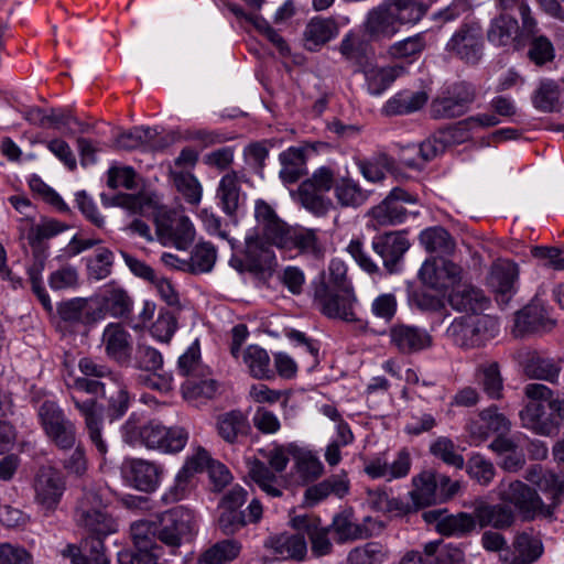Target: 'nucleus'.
<instances>
[{
  "instance_id": "obj_21",
  "label": "nucleus",
  "mask_w": 564,
  "mask_h": 564,
  "mask_svg": "<svg viewBox=\"0 0 564 564\" xmlns=\"http://www.w3.org/2000/svg\"><path fill=\"white\" fill-rule=\"evenodd\" d=\"M519 269L517 263L509 260H499L490 269L488 284L496 293L497 302L508 304L514 293Z\"/></svg>"
},
{
  "instance_id": "obj_52",
  "label": "nucleus",
  "mask_w": 564,
  "mask_h": 564,
  "mask_svg": "<svg viewBox=\"0 0 564 564\" xmlns=\"http://www.w3.org/2000/svg\"><path fill=\"white\" fill-rule=\"evenodd\" d=\"M131 539L135 547L140 551H151L156 549V521L138 520L130 527Z\"/></svg>"
},
{
  "instance_id": "obj_34",
  "label": "nucleus",
  "mask_w": 564,
  "mask_h": 564,
  "mask_svg": "<svg viewBox=\"0 0 564 564\" xmlns=\"http://www.w3.org/2000/svg\"><path fill=\"white\" fill-rule=\"evenodd\" d=\"M349 491V480L345 474H337L323 481L310 486L304 494L307 505L314 506L330 495L338 498L345 497Z\"/></svg>"
},
{
  "instance_id": "obj_48",
  "label": "nucleus",
  "mask_w": 564,
  "mask_h": 564,
  "mask_svg": "<svg viewBox=\"0 0 564 564\" xmlns=\"http://www.w3.org/2000/svg\"><path fill=\"white\" fill-rule=\"evenodd\" d=\"M412 484L414 489L411 491V497L415 505L429 506L436 501V473L424 470L413 477Z\"/></svg>"
},
{
  "instance_id": "obj_27",
  "label": "nucleus",
  "mask_w": 564,
  "mask_h": 564,
  "mask_svg": "<svg viewBox=\"0 0 564 564\" xmlns=\"http://www.w3.org/2000/svg\"><path fill=\"white\" fill-rule=\"evenodd\" d=\"M72 400L85 420V425L91 443L96 446L100 455H105L107 453V444L101 436L102 406L94 399L79 401L75 395H73Z\"/></svg>"
},
{
  "instance_id": "obj_11",
  "label": "nucleus",
  "mask_w": 564,
  "mask_h": 564,
  "mask_svg": "<svg viewBox=\"0 0 564 564\" xmlns=\"http://www.w3.org/2000/svg\"><path fill=\"white\" fill-rule=\"evenodd\" d=\"M314 301L319 311L329 318H338L345 322H358L355 312L357 297L354 291L335 292L325 285H317L314 292Z\"/></svg>"
},
{
  "instance_id": "obj_10",
  "label": "nucleus",
  "mask_w": 564,
  "mask_h": 564,
  "mask_svg": "<svg viewBox=\"0 0 564 564\" xmlns=\"http://www.w3.org/2000/svg\"><path fill=\"white\" fill-rule=\"evenodd\" d=\"M484 48L482 30L477 22L462 24L445 45V51L466 63H477Z\"/></svg>"
},
{
  "instance_id": "obj_9",
  "label": "nucleus",
  "mask_w": 564,
  "mask_h": 564,
  "mask_svg": "<svg viewBox=\"0 0 564 564\" xmlns=\"http://www.w3.org/2000/svg\"><path fill=\"white\" fill-rule=\"evenodd\" d=\"M476 93L473 85L459 82L448 86L442 94L433 100L431 105V115L434 119H453L460 117L475 100Z\"/></svg>"
},
{
  "instance_id": "obj_5",
  "label": "nucleus",
  "mask_w": 564,
  "mask_h": 564,
  "mask_svg": "<svg viewBox=\"0 0 564 564\" xmlns=\"http://www.w3.org/2000/svg\"><path fill=\"white\" fill-rule=\"evenodd\" d=\"M155 521L158 540L173 554L183 544L193 540L197 529L194 512L183 506L156 514Z\"/></svg>"
},
{
  "instance_id": "obj_26",
  "label": "nucleus",
  "mask_w": 564,
  "mask_h": 564,
  "mask_svg": "<svg viewBox=\"0 0 564 564\" xmlns=\"http://www.w3.org/2000/svg\"><path fill=\"white\" fill-rule=\"evenodd\" d=\"M511 426L510 421L497 408L482 410L477 420L469 424L470 436L478 442L487 440L491 434L505 435Z\"/></svg>"
},
{
  "instance_id": "obj_30",
  "label": "nucleus",
  "mask_w": 564,
  "mask_h": 564,
  "mask_svg": "<svg viewBox=\"0 0 564 564\" xmlns=\"http://www.w3.org/2000/svg\"><path fill=\"white\" fill-rule=\"evenodd\" d=\"M159 132L151 127H134L129 131L120 133L115 140V147L120 150L147 149L151 151L161 150L165 143L158 140Z\"/></svg>"
},
{
  "instance_id": "obj_38",
  "label": "nucleus",
  "mask_w": 564,
  "mask_h": 564,
  "mask_svg": "<svg viewBox=\"0 0 564 564\" xmlns=\"http://www.w3.org/2000/svg\"><path fill=\"white\" fill-rule=\"evenodd\" d=\"M101 300L106 310L113 317H127L133 305V301L128 292L115 282H110L104 286Z\"/></svg>"
},
{
  "instance_id": "obj_44",
  "label": "nucleus",
  "mask_w": 564,
  "mask_h": 564,
  "mask_svg": "<svg viewBox=\"0 0 564 564\" xmlns=\"http://www.w3.org/2000/svg\"><path fill=\"white\" fill-rule=\"evenodd\" d=\"M248 476L258 487L271 497L282 495L281 479L259 459L248 460Z\"/></svg>"
},
{
  "instance_id": "obj_37",
  "label": "nucleus",
  "mask_w": 564,
  "mask_h": 564,
  "mask_svg": "<svg viewBox=\"0 0 564 564\" xmlns=\"http://www.w3.org/2000/svg\"><path fill=\"white\" fill-rule=\"evenodd\" d=\"M475 517L481 528L494 527L496 529H506L514 521V514L510 507L500 503H481L475 509Z\"/></svg>"
},
{
  "instance_id": "obj_6",
  "label": "nucleus",
  "mask_w": 564,
  "mask_h": 564,
  "mask_svg": "<svg viewBox=\"0 0 564 564\" xmlns=\"http://www.w3.org/2000/svg\"><path fill=\"white\" fill-rule=\"evenodd\" d=\"M523 392L529 401L519 413L522 426L539 435H551L556 424L553 414L546 412V405L551 410L555 401L553 391L542 383H529Z\"/></svg>"
},
{
  "instance_id": "obj_22",
  "label": "nucleus",
  "mask_w": 564,
  "mask_h": 564,
  "mask_svg": "<svg viewBox=\"0 0 564 564\" xmlns=\"http://www.w3.org/2000/svg\"><path fill=\"white\" fill-rule=\"evenodd\" d=\"M106 355L121 366L131 361L132 341L130 333L119 323L108 324L102 332Z\"/></svg>"
},
{
  "instance_id": "obj_14",
  "label": "nucleus",
  "mask_w": 564,
  "mask_h": 564,
  "mask_svg": "<svg viewBox=\"0 0 564 564\" xmlns=\"http://www.w3.org/2000/svg\"><path fill=\"white\" fill-rule=\"evenodd\" d=\"M389 344L401 355H413L432 347L433 338L423 327L395 323L388 330Z\"/></svg>"
},
{
  "instance_id": "obj_12",
  "label": "nucleus",
  "mask_w": 564,
  "mask_h": 564,
  "mask_svg": "<svg viewBox=\"0 0 564 564\" xmlns=\"http://www.w3.org/2000/svg\"><path fill=\"white\" fill-rule=\"evenodd\" d=\"M158 240L163 246L186 250L195 238V228L187 216L161 215L155 219Z\"/></svg>"
},
{
  "instance_id": "obj_23",
  "label": "nucleus",
  "mask_w": 564,
  "mask_h": 564,
  "mask_svg": "<svg viewBox=\"0 0 564 564\" xmlns=\"http://www.w3.org/2000/svg\"><path fill=\"white\" fill-rule=\"evenodd\" d=\"M264 547L278 560H293L302 562L307 554L305 536L297 531L295 534L281 533L270 536L264 542Z\"/></svg>"
},
{
  "instance_id": "obj_54",
  "label": "nucleus",
  "mask_w": 564,
  "mask_h": 564,
  "mask_svg": "<svg viewBox=\"0 0 564 564\" xmlns=\"http://www.w3.org/2000/svg\"><path fill=\"white\" fill-rule=\"evenodd\" d=\"M394 161L386 153H378L369 160H361L357 166L362 176L372 183L380 182L384 178V171L393 169Z\"/></svg>"
},
{
  "instance_id": "obj_1",
  "label": "nucleus",
  "mask_w": 564,
  "mask_h": 564,
  "mask_svg": "<svg viewBox=\"0 0 564 564\" xmlns=\"http://www.w3.org/2000/svg\"><path fill=\"white\" fill-rule=\"evenodd\" d=\"M256 226L253 234L245 239V259H232L239 270L261 273L271 268L274 256L270 246L278 247L283 242L288 225L278 216L275 209L264 199L254 202Z\"/></svg>"
},
{
  "instance_id": "obj_8",
  "label": "nucleus",
  "mask_w": 564,
  "mask_h": 564,
  "mask_svg": "<svg viewBox=\"0 0 564 564\" xmlns=\"http://www.w3.org/2000/svg\"><path fill=\"white\" fill-rule=\"evenodd\" d=\"M498 496L505 503L512 505L523 519L552 516V506L543 502L535 490L520 480H502Z\"/></svg>"
},
{
  "instance_id": "obj_13",
  "label": "nucleus",
  "mask_w": 564,
  "mask_h": 564,
  "mask_svg": "<svg viewBox=\"0 0 564 564\" xmlns=\"http://www.w3.org/2000/svg\"><path fill=\"white\" fill-rule=\"evenodd\" d=\"M34 500L45 511H54L65 491V481L53 467L39 468L33 480Z\"/></svg>"
},
{
  "instance_id": "obj_62",
  "label": "nucleus",
  "mask_w": 564,
  "mask_h": 564,
  "mask_svg": "<svg viewBox=\"0 0 564 564\" xmlns=\"http://www.w3.org/2000/svg\"><path fill=\"white\" fill-rule=\"evenodd\" d=\"M430 452L447 465L454 466L458 469L464 467V457L456 452L455 444L448 437L441 436L436 438L431 444Z\"/></svg>"
},
{
  "instance_id": "obj_4",
  "label": "nucleus",
  "mask_w": 564,
  "mask_h": 564,
  "mask_svg": "<svg viewBox=\"0 0 564 564\" xmlns=\"http://www.w3.org/2000/svg\"><path fill=\"white\" fill-rule=\"evenodd\" d=\"M499 332L498 321L486 314H467L455 318L446 336L458 347L476 348L492 339Z\"/></svg>"
},
{
  "instance_id": "obj_2",
  "label": "nucleus",
  "mask_w": 564,
  "mask_h": 564,
  "mask_svg": "<svg viewBox=\"0 0 564 564\" xmlns=\"http://www.w3.org/2000/svg\"><path fill=\"white\" fill-rule=\"evenodd\" d=\"M122 435L129 444H142L151 449L164 453H177L182 451L188 440V433L183 427H165L158 422H149L143 426H137L130 417L122 426Z\"/></svg>"
},
{
  "instance_id": "obj_18",
  "label": "nucleus",
  "mask_w": 564,
  "mask_h": 564,
  "mask_svg": "<svg viewBox=\"0 0 564 564\" xmlns=\"http://www.w3.org/2000/svg\"><path fill=\"white\" fill-rule=\"evenodd\" d=\"M292 527L307 535L311 543V553L314 557H323L333 552V543L329 538L330 528L322 524V520L314 516H297L292 519Z\"/></svg>"
},
{
  "instance_id": "obj_42",
  "label": "nucleus",
  "mask_w": 564,
  "mask_h": 564,
  "mask_svg": "<svg viewBox=\"0 0 564 564\" xmlns=\"http://www.w3.org/2000/svg\"><path fill=\"white\" fill-rule=\"evenodd\" d=\"M281 163L280 177L286 184H293L304 174L305 150L291 147L279 155Z\"/></svg>"
},
{
  "instance_id": "obj_20",
  "label": "nucleus",
  "mask_w": 564,
  "mask_h": 564,
  "mask_svg": "<svg viewBox=\"0 0 564 564\" xmlns=\"http://www.w3.org/2000/svg\"><path fill=\"white\" fill-rule=\"evenodd\" d=\"M411 465L410 452L402 448L398 452L393 462L389 463L384 457L377 456L366 462L364 470L372 479L383 478L387 481H392L406 477Z\"/></svg>"
},
{
  "instance_id": "obj_32",
  "label": "nucleus",
  "mask_w": 564,
  "mask_h": 564,
  "mask_svg": "<svg viewBox=\"0 0 564 564\" xmlns=\"http://www.w3.org/2000/svg\"><path fill=\"white\" fill-rule=\"evenodd\" d=\"M102 397L107 400L106 413L110 421L121 419L127 413L131 398L121 373L112 375Z\"/></svg>"
},
{
  "instance_id": "obj_16",
  "label": "nucleus",
  "mask_w": 564,
  "mask_h": 564,
  "mask_svg": "<svg viewBox=\"0 0 564 564\" xmlns=\"http://www.w3.org/2000/svg\"><path fill=\"white\" fill-rule=\"evenodd\" d=\"M121 474L135 489L152 492L161 481L162 467L142 458H126L121 465Z\"/></svg>"
},
{
  "instance_id": "obj_46",
  "label": "nucleus",
  "mask_w": 564,
  "mask_h": 564,
  "mask_svg": "<svg viewBox=\"0 0 564 564\" xmlns=\"http://www.w3.org/2000/svg\"><path fill=\"white\" fill-rule=\"evenodd\" d=\"M425 91H402L390 98L384 111L387 115H405L421 109L427 102Z\"/></svg>"
},
{
  "instance_id": "obj_61",
  "label": "nucleus",
  "mask_w": 564,
  "mask_h": 564,
  "mask_svg": "<svg viewBox=\"0 0 564 564\" xmlns=\"http://www.w3.org/2000/svg\"><path fill=\"white\" fill-rule=\"evenodd\" d=\"M458 131L460 130L457 129L451 133H440L438 137L430 138L419 145H411L410 150L414 151L420 156L421 164L423 165L425 162L431 161L438 154L443 153L446 149L447 142L449 141V135Z\"/></svg>"
},
{
  "instance_id": "obj_57",
  "label": "nucleus",
  "mask_w": 564,
  "mask_h": 564,
  "mask_svg": "<svg viewBox=\"0 0 564 564\" xmlns=\"http://www.w3.org/2000/svg\"><path fill=\"white\" fill-rule=\"evenodd\" d=\"M560 97L558 85L552 79L541 80L532 96L533 106L543 112L555 109Z\"/></svg>"
},
{
  "instance_id": "obj_43",
  "label": "nucleus",
  "mask_w": 564,
  "mask_h": 564,
  "mask_svg": "<svg viewBox=\"0 0 564 564\" xmlns=\"http://www.w3.org/2000/svg\"><path fill=\"white\" fill-rule=\"evenodd\" d=\"M216 429L225 442L234 444L239 436L248 433L249 424L240 411H230L218 416Z\"/></svg>"
},
{
  "instance_id": "obj_24",
  "label": "nucleus",
  "mask_w": 564,
  "mask_h": 564,
  "mask_svg": "<svg viewBox=\"0 0 564 564\" xmlns=\"http://www.w3.org/2000/svg\"><path fill=\"white\" fill-rule=\"evenodd\" d=\"M376 523L370 517L357 523L352 520L351 513L344 511L334 516L329 528L335 532L338 543H346L370 538L375 532Z\"/></svg>"
},
{
  "instance_id": "obj_56",
  "label": "nucleus",
  "mask_w": 564,
  "mask_h": 564,
  "mask_svg": "<svg viewBox=\"0 0 564 564\" xmlns=\"http://www.w3.org/2000/svg\"><path fill=\"white\" fill-rule=\"evenodd\" d=\"M388 556L387 549L378 542H368L352 549L347 556V564H380Z\"/></svg>"
},
{
  "instance_id": "obj_63",
  "label": "nucleus",
  "mask_w": 564,
  "mask_h": 564,
  "mask_svg": "<svg viewBox=\"0 0 564 564\" xmlns=\"http://www.w3.org/2000/svg\"><path fill=\"white\" fill-rule=\"evenodd\" d=\"M528 56L531 62L538 66L550 63L555 57L553 43L545 35H535L530 37Z\"/></svg>"
},
{
  "instance_id": "obj_64",
  "label": "nucleus",
  "mask_w": 564,
  "mask_h": 564,
  "mask_svg": "<svg viewBox=\"0 0 564 564\" xmlns=\"http://www.w3.org/2000/svg\"><path fill=\"white\" fill-rule=\"evenodd\" d=\"M45 435L52 444L62 451L72 449L76 444V426L70 420L53 427Z\"/></svg>"
},
{
  "instance_id": "obj_28",
  "label": "nucleus",
  "mask_w": 564,
  "mask_h": 564,
  "mask_svg": "<svg viewBox=\"0 0 564 564\" xmlns=\"http://www.w3.org/2000/svg\"><path fill=\"white\" fill-rule=\"evenodd\" d=\"M131 360L132 366L137 370L148 373L140 375L138 377L139 382L149 388L159 389L158 382L151 378V376H155L163 368L164 361L162 354L154 347L139 344Z\"/></svg>"
},
{
  "instance_id": "obj_51",
  "label": "nucleus",
  "mask_w": 564,
  "mask_h": 564,
  "mask_svg": "<svg viewBox=\"0 0 564 564\" xmlns=\"http://www.w3.org/2000/svg\"><path fill=\"white\" fill-rule=\"evenodd\" d=\"M476 527V517L458 512L456 514L445 513L444 519L438 523V533L446 536H464L470 533Z\"/></svg>"
},
{
  "instance_id": "obj_31",
  "label": "nucleus",
  "mask_w": 564,
  "mask_h": 564,
  "mask_svg": "<svg viewBox=\"0 0 564 564\" xmlns=\"http://www.w3.org/2000/svg\"><path fill=\"white\" fill-rule=\"evenodd\" d=\"M237 361L257 380H271L275 377L268 351L258 345L246 347Z\"/></svg>"
},
{
  "instance_id": "obj_45",
  "label": "nucleus",
  "mask_w": 564,
  "mask_h": 564,
  "mask_svg": "<svg viewBox=\"0 0 564 564\" xmlns=\"http://www.w3.org/2000/svg\"><path fill=\"white\" fill-rule=\"evenodd\" d=\"M66 229V225L54 219H47L42 221L41 224L31 227L26 238L29 245L35 253V257L39 258L40 260L44 259V241L55 237L56 235L63 232Z\"/></svg>"
},
{
  "instance_id": "obj_29",
  "label": "nucleus",
  "mask_w": 564,
  "mask_h": 564,
  "mask_svg": "<svg viewBox=\"0 0 564 564\" xmlns=\"http://www.w3.org/2000/svg\"><path fill=\"white\" fill-rule=\"evenodd\" d=\"M278 248L296 249L303 254L319 258L324 253V247L314 229L288 227L283 236V242Z\"/></svg>"
},
{
  "instance_id": "obj_50",
  "label": "nucleus",
  "mask_w": 564,
  "mask_h": 564,
  "mask_svg": "<svg viewBox=\"0 0 564 564\" xmlns=\"http://www.w3.org/2000/svg\"><path fill=\"white\" fill-rule=\"evenodd\" d=\"M241 545L236 540H223L206 550L197 564H225L234 561L240 553Z\"/></svg>"
},
{
  "instance_id": "obj_36",
  "label": "nucleus",
  "mask_w": 564,
  "mask_h": 564,
  "mask_svg": "<svg viewBox=\"0 0 564 564\" xmlns=\"http://www.w3.org/2000/svg\"><path fill=\"white\" fill-rule=\"evenodd\" d=\"M518 31V20L509 14L501 13L490 22L487 39L496 46H507L512 41H519Z\"/></svg>"
},
{
  "instance_id": "obj_17",
  "label": "nucleus",
  "mask_w": 564,
  "mask_h": 564,
  "mask_svg": "<svg viewBox=\"0 0 564 564\" xmlns=\"http://www.w3.org/2000/svg\"><path fill=\"white\" fill-rule=\"evenodd\" d=\"M415 202L416 198L412 194L395 187L379 205L371 208L370 215L379 226H394L406 218L403 203L414 204Z\"/></svg>"
},
{
  "instance_id": "obj_33",
  "label": "nucleus",
  "mask_w": 564,
  "mask_h": 564,
  "mask_svg": "<svg viewBox=\"0 0 564 564\" xmlns=\"http://www.w3.org/2000/svg\"><path fill=\"white\" fill-rule=\"evenodd\" d=\"M448 303L456 311L479 314L478 311L488 307L489 300L480 289L464 283L453 289L448 296Z\"/></svg>"
},
{
  "instance_id": "obj_40",
  "label": "nucleus",
  "mask_w": 564,
  "mask_h": 564,
  "mask_svg": "<svg viewBox=\"0 0 564 564\" xmlns=\"http://www.w3.org/2000/svg\"><path fill=\"white\" fill-rule=\"evenodd\" d=\"M337 32V25L334 20L314 18L305 28V46L310 51H316L319 46L335 37Z\"/></svg>"
},
{
  "instance_id": "obj_49",
  "label": "nucleus",
  "mask_w": 564,
  "mask_h": 564,
  "mask_svg": "<svg viewBox=\"0 0 564 564\" xmlns=\"http://www.w3.org/2000/svg\"><path fill=\"white\" fill-rule=\"evenodd\" d=\"M420 241L430 252L449 254L455 249V241L449 232L438 226L423 230L420 235Z\"/></svg>"
},
{
  "instance_id": "obj_58",
  "label": "nucleus",
  "mask_w": 564,
  "mask_h": 564,
  "mask_svg": "<svg viewBox=\"0 0 564 564\" xmlns=\"http://www.w3.org/2000/svg\"><path fill=\"white\" fill-rule=\"evenodd\" d=\"M425 46L424 34L417 33L391 44L387 50V54L391 58H408L421 54Z\"/></svg>"
},
{
  "instance_id": "obj_55",
  "label": "nucleus",
  "mask_w": 564,
  "mask_h": 564,
  "mask_svg": "<svg viewBox=\"0 0 564 564\" xmlns=\"http://www.w3.org/2000/svg\"><path fill=\"white\" fill-rule=\"evenodd\" d=\"M217 389V381L210 378H205V373L202 377L188 378L182 386L184 398L188 401L213 399Z\"/></svg>"
},
{
  "instance_id": "obj_53",
  "label": "nucleus",
  "mask_w": 564,
  "mask_h": 564,
  "mask_svg": "<svg viewBox=\"0 0 564 564\" xmlns=\"http://www.w3.org/2000/svg\"><path fill=\"white\" fill-rule=\"evenodd\" d=\"M311 185L301 184L297 188V196L301 205L315 216H325L332 208L333 203L323 193L311 189Z\"/></svg>"
},
{
  "instance_id": "obj_35",
  "label": "nucleus",
  "mask_w": 564,
  "mask_h": 564,
  "mask_svg": "<svg viewBox=\"0 0 564 564\" xmlns=\"http://www.w3.org/2000/svg\"><path fill=\"white\" fill-rule=\"evenodd\" d=\"M362 72L368 93L372 96H380L398 77L404 74L405 68L401 65L386 67L366 65Z\"/></svg>"
},
{
  "instance_id": "obj_3",
  "label": "nucleus",
  "mask_w": 564,
  "mask_h": 564,
  "mask_svg": "<svg viewBox=\"0 0 564 564\" xmlns=\"http://www.w3.org/2000/svg\"><path fill=\"white\" fill-rule=\"evenodd\" d=\"M74 518L90 536H108L118 531L117 520L108 512L101 494L95 488H84Z\"/></svg>"
},
{
  "instance_id": "obj_41",
  "label": "nucleus",
  "mask_w": 564,
  "mask_h": 564,
  "mask_svg": "<svg viewBox=\"0 0 564 564\" xmlns=\"http://www.w3.org/2000/svg\"><path fill=\"white\" fill-rule=\"evenodd\" d=\"M240 180L238 176V173L235 171H231L227 174H225L219 182L218 188H217V198L219 200V204L223 208V210L229 215L232 216L240 203Z\"/></svg>"
},
{
  "instance_id": "obj_19",
  "label": "nucleus",
  "mask_w": 564,
  "mask_h": 564,
  "mask_svg": "<svg viewBox=\"0 0 564 564\" xmlns=\"http://www.w3.org/2000/svg\"><path fill=\"white\" fill-rule=\"evenodd\" d=\"M459 265L445 259H429L422 264L419 276L427 286L444 290L453 286L460 279Z\"/></svg>"
},
{
  "instance_id": "obj_39",
  "label": "nucleus",
  "mask_w": 564,
  "mask_h": 564,
  "mask_svg": "<svg viewBox=\"0 0 564 564\" xmlns=\"http://www.w3.org/2000/svg\"><path fill=\"white\" fill-rule=\"evenodd\" d=\"M334 195L337 204L344 208H357L366 203L368 193L358 182L344 176L336 180Z\"/></svg>"
},
{
  "instance_id": "obj_25",
  "label": "nucleus",
  "mask_w": 564,
  "mask_h": 564,
  "mask_svg": "<svg viewBox=\"0 0 564 564\" xmlns=\"http://www.w3.org/2000/svg\"><path fill=\"white\" fill-rule=\"evenodd\" d=\"M552 326L553 321L549 317L546 308L538 302H532L517 313L513 334L524 336L549 330Z\"/></svg>"
},
{
  "instance_id": "obj_59",
  "label": "nucleus",
  "mask_w": 564,
  "mask_h": 564,
  "mask_svg": "<svg viewBox=\"0 0 564 564\" xmlns=\"http://www.w3.org/2000/svg\"><path fill=\"white\" fill-rule=\"evenodd\" d=\"M560 366L554 359L543 357H532L527 366L525 373L533 379L554 382L560 373Z\"/></svg>"
},
{
  "instance_id": "obj_47",
  "label": "nucleus",
  "mask_w": 564,
  "mask_h": 564,
  "mask_svg": "<svg viewBox=\"0 0 564 564\" xmlns=\"http://www.w3.org/2000/svg\"><path fill=\"white\" fill-rule=\"evenodd\" d=\"M476 378L484 392L491 399H500L503 390V379L499 364L489 361L477 368Z\"/></svg>"
},
{
  "instance_id": "obj_7",
  "label": "nucleus",
  "mask_w": 564,
  "mask_h": 564,
  "mask_svg": "<svg viewBox=\"0 0 564 564\" xmlns=\"http://www.w3.org/2000/svg\"><path fill=\"white\" fill-rule=\"evenodd\" d=\"M415 24L392 0H384L377 7L369 10L364 22L365 33L372 41L391 40L401 25Z\"/></svg>"
},
{
  "instance_id": "obj_15",
  "label": "nucleus",
  "mask_w": 564,
  "mask_h": 564,
  "mask_svg": "<svg viewBox=\"0 0 564 564\" xmlns=\"http://www.w3.org/2000/svg\"><path fill=\"white\" fill-rule=\"evenodd\" d=\"M411 243L405 231H389L372 239V249L382 259L389 273L400 271V264Z\"/></svg>"
},
{
  "instance_id": "obj_60",
  "label": "nucleus",
  "mask_w": 564,
  "mask_h": 564,
  "mask_svg": "<svg viewBox=\"0 0 564 564\" xmlns=\"http://www.w3.org/2000/svg\"><path fill=\"white\" fill-rule=\"evenodd\" d=\"M217 252L209 242H202L195 246L191 254L189 268L193 273L209 272L216 262Z\"/></svg>"
}]
</instances>
